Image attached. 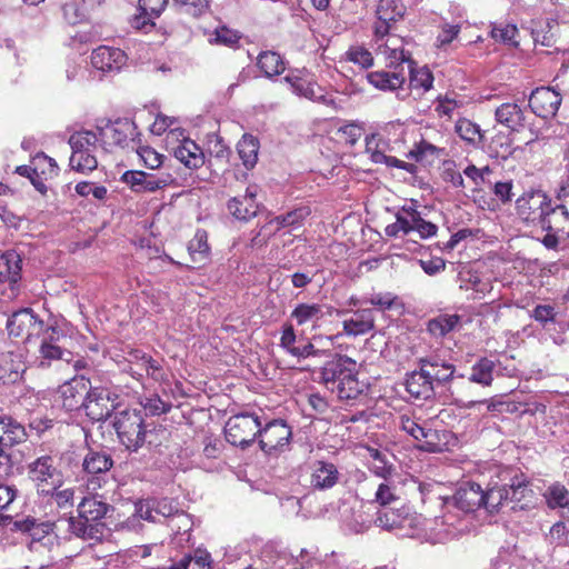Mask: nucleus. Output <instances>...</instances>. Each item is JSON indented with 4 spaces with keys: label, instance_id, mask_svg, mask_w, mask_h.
Returning <instances> with one entry per match:
<instances>
[{
    "label": "nucleus",
    "instance_id": "obj_40",
    "mask_svg": "<svg viewBox=\"0 0 569 569\" xmlns=\"http://www.w3.org/2000/svg\"><path fill=\"white\" fill-rule=\"evenodd\" d=\"M257 67L268 78L279 76L286 69L282 57L276 51H262L257 58Z\"/></svg>",
    "mask_w": 569,
    "mask_h": 569
},
{
    "label": "nucleus",
    "instance_id": "obj_16",
    "mask_svg": "<svg viewBox=\"0 0 569 569\" xmlns=\"http://www.w3.org/2000/svg\"><path fill=\"white\" fill-rule=\"evenodd\" d=\"M100 141L107 147L124 148L133 140L136 126L129 119L108 120L97 127Z\"/></svg>",
    "mask_w": 569,
    "mask_h": 569
},
{
    "label": "nucleus",
    "instance_id": "obj_6",
    "mask_svg": "<svg viewBox=\"0 0 569 569\" xmlns=\"http://www.w3.org/2000/svg\"><path fill=\"white\" fill-rule=\"evenodd\" d=\"M551 203L545 191L531 189L516 200V213L527 226H540Z\"/></svg>",
    "mask_w": 569,
    "mask_h": 569
},
{
    "label": "nucleus",
    "instance_id": "obj_53",
    "mask_svg": "<svg viewBox=\"0 0 569 569\" xmlns=\"http://www.w3.org/2000/svg\"><path fill=\"white\" fill-rule=\"evenodd\" d=\"M17 497V489L12 486L0 485V517L4 518L0 527H4L12 521V516L7 511Z\"/></svg>",
    "mask_w": 569,
    "mask_h": 569
},
{
    "label": "nucleus",
    "instance_id": "obj_20",
    "mask_svg": "<svg viewBox=\"0 0 569 569\" xmlns=\"http://www.w3.org/2000/svg\"><path fill=\"white\" fill-rule=\"evenodd\" d=\"M128 57L119 48L99 46L91 53V64L101 72H117L126 66Z\"/></svg>",
    "mask_w": 569,
    "mask_h": 569
},
{
    "label": "nucleus",
    "instance_id": "obj_32",
    "mask_svg": "<svg viewBox=\"0 0 569 569\" xmlns=\"http://www.w3.org/2000/svg\"><path fill=\"white\" fill-rule=\"evenodd\" d=\"M284 80L290 83L293 92L298 96L305 97L311 101L327 102L323 90L311 79L290 74L287 76Z\"/></svg>",
    "mask_w": 569,
    "mask_h": 569
},
{
    "label": "nucleus",
    "instance_id": "obj_33",
    "mask_svg": "<svg viewBox=\"0 0 569 569\" xmlns=\"http://www.w3.org/2000/svg\"><path fill=\"white\" fill-rule=\"evenodd\" d=\"M13 527L16 530L29 535L32 540L40 541L53 531L56 525L51 521H39L28 516L24 519L14 521Z\"/></svg>",
    "mask_w": 569,
    "mask_h": 569
},
{
    "label": "nucleus",
    "instance_id": "obj_3",
    "mask_svg": "<svg viewBox=\"0 0 569 569\" xmlns=\"http://www.w3.org/2000/svg\"><path fill=\"white\" fill-rule=\"evenodd\" d=\"M436 223L423 219L416 204L403 206L396 213V221L386 227L385 232L388 237L396 238L400 233L409 234L417 232L420 239H428L437 234Z\"/></svg>",
    "mask_w": 569,
    "mask_h": 569
},
{
    "label": "nucleus",
    "instance_id": "obj_46",
    "mask_svg": "<svg viewBox=\"0 0 569 569\" xmlns=\"http://www.w3.org/2000/svg\"><path fill=\"white\" fill-rule=\"evenodd\" d=\"M172 9L179 14L193 19L204 16L209 9V0H172Z\"/></svg>",
    "mask_w": 569,
    "mask_h": 569
},
{
    "label": "nucleus",
    "instance_id": "obj_47",
    "mask_svg": "<svg viewBox=\"0 0 569 569\" xmlns=\"http://www.w3.org/2000/svg\"><path fill=\"white\" fill-rule=\"evenodd\" d=\"M543 498L550 509L569 508V490L560 482L550 485L546 489Z\"/></svg>",
    "mask_w": 569,
    "mask_h": 569
},
{
    "label": "nucleus",
    "instance_id": "obj_44",
    "mask_svg": "<svg viewBox=\"0 0 569 569\" xmlns=\"http://www.w3.org/2000/svg\"><path fill=\"white\" fill-rule=\"evenodd\" d=\"M455 132L465 142L471 146H478L482 142V132L480 127L468 118H459L455 123Z\"/></svg>",
    "mask_w": 569,
    "mask_h": 569
},
{
    "label": "nucleus",
    "instance_id": "obj_14",
    "mask_svg": "<svg viewBox=\"0 0 569 569\" xmlns=\"http://www.w3.org/2000/svg\"><path fill=\"white\" fill-rule=\"evenodd\" d=\"M121 181L127 183L129 188L137 193L156 192L160 189L174 184L176 179L171 173H162L156 176L141 170H128Z\"/></svg>",
    "mask_w": 569,
    "mask_h": 569
},
{
    "label": "nucleus",
    "instance_id": "obj_22",
    "mask_svg": "<svg viewBox=\"0 0 569 569\" xmlns=\"http://www.w3.org/2000/svg\"><path fill=\"white\" fill-rule=\"evenodd\" d=\"M483 488L475 481H463L457 489L453 499L457 508L465 512H473L483 505Z\"/></svg>",
    "mask_w": 569,
    "mask_h": 569
},
{
    "label": "nucleus",
    "instance_id": "obj_45",
    "mask_svg": "<svg viewBox=\"0 0 569 569\" xmlns=\"http://www.w3.org/2000/svg\"><path fill=\"white\" fill-rule=\"evenodd\" d=\"M442 154H445L443 148H439L426 140H421L407 153V158L416 162H432Z\"/></svg>",
    "mask_w": 569,
    "mask_h": 569
},
{
    "label": "nucleus",
    "instance_id": "obj_5",
    "mask_svg": "<svg viewBox=\"0 0 569 569\" xmlns=\"http://www.w3.org/2000/svg\"><path fill=\"white\" fill-rule=\"evenodd\" d=\"M46 322L31 308L13 312L7 320V330L10 337L24 343H34L43 335Z\"/></svg>",
    "mask_w": 569,
    "mask_h": 569
},
{
    "label": "nucleus",
    "instance_id": "obj_56",
    "mask_svg": "<svg viewBox=\"0 0 569 569\" xmlns=\"http://www.w3.org/2000/svg\"><path fill=\"white\" fill-rule=\"evenodd\" d=\"M398 300V296L392 292H378L371 295L370 298L365 299L362 302L370 303L380 311H386L392 309Z\"/></svg>",
    "mask_w": 569,
    "mask_h": 569
},
{
    "label": "nucleus",
    "instance_id": "obj_39",
    "mask_svg": "<svg viewBox=\"0 0 569 569\" xmlns=\"http://www.w3.org/2000/svg\"><path fill=\"white\" fill-rule=\"evenodd\" d=\"M433 103L437 117L448 121L452 120L455 113L465 106L463 100L456 93L439 94Z\"/></svg>",
    "mask_w": 569,
    "mask_h": 569
},
{
    "label": "nucleus",
    "instance_id": "obj_58",
    "mask_svg": "<svg viewBox=\"0 0 569 569\" xmlns=\"http://www.w3.org/2000/svg\"><path fill=\"white\" fill-rule=\"evenodd\" d=\"M137 153L139 154L143 164L149 169H158L163 163L164 156L149 146L139 147Z\"/></svg>",
    "mask_w": 569,
    "mask_h": 569
},
{
    "label": "nucleus",
    "instance_id": "obj_49",
    "mask_svg": "<svg viewBox=\"0 0 569 569\" xmlns=\"http://www.w3.org/2000/svg\"><path fill=\"white\" fill-rule=\"evenodd\" d=\"M427 425V421L408 415H401L399 418V428L412 437L417 441V445H420Z\"/></svg>",
    "mask_w": 569,
    "mask_h": 569
},
{
    "label": "nucleus",
    "instance_id": "obj_31",
    "mask_svg": "<svg viewBox=\"0 0 569 569\" xmlns=\"http://www.w3.org/2000/svg\"><path fill=\"white\" fill-rule=\"evenodd\" d=\"M174 158L188 169H199L204 164V153L199 144L184 138L173 150Z\"/></svg>",
    "mask_w": 569,
    "mask_h": 569
},
{
    "label": "nucleus",
    "instance_id": "obj_37",
    "mask_svg": "<svg viewBox=\"0 0 569 569\" xmlns=\"http://www.w3.org/2000/svg\"><path fill=\"white\" fill-rule=\"evenodd\" d=\"M459 327H461V317L459 315L441 313L428 321L427 329L435 338H443Z\"/></svg>",
    "mask_w": 569,
    "mask_h": 569
},
{
    "label": "nucleus",
    "instance_id": "obj_43",
    "mask_svg": "<svg viewBox=\"0 0 569 569\" xmlns=\"http://www.w3.org/2000/svg\"><path fill=\"white\" fill-rule=\"evenodd\" d=\"M409 81L413 89H421L423 92L429 91L433 86V74L427 66L419 67L417 62H409Z\"/></svg>",
    "mask_w": 569,
    "mask_h": 569
},
{
    "label": "nucleus",
    "instance_id": "obj_42",
    "mask_svg": "<svg viewBox=\"0 0 569 569\" xmlns=\"http://www.w3.org/2000/svg\"><path fill=\"white\" fill-rule=\"evenodd\" d=\"M496 363L488 357H481L471 368L469 381L489 387L493 381Z\"/></svg>",
    "mask_w": 569,
    "mask_h": 569
},
{
    "label": "nucleus",
    "instance_id": "obj_13",
    "mask_svg": "<svg viewBox=\"0 0 569 569\" xmlns=\"http://www.w3.org/2000/svg\"><path fill=\"white\" fill-rule=\"evenodd\" d=\"M407 7L401 0H377L375 16L377 22L373 33L378 39L389 34L393 23L402 20L406 16Z\"/></svg>",
    "mask_w": 569,
    "mask_h": 569
},
{
    "label": "nucleus",
    "instance_id": "obj_7",
    "mask_svg": "<svg viewBox=\"0 0 569 569\" xmlns=\"http://www.w3.org/2000/svg\"><path fill=\"white\" fill-rule=\"evenodd\" d=\"M260 420L250 413L231 416L224 426L226 440L236 447L247 448L258 437Z\"/></svg>",
    "mask_w": 569,
    "mask_h": 569
},
{
    "label": "nucleus",
    "instance_id": "obj_17",
    "mask_svg": "<svg viewBox=\"0 0 569 569\" xmlns=\"http://www.w3.org/2000/svg\"><path fill=\"white\" fill-rule=\"evenodd\" d=\"M90 380L84 376H74L58 389V401L67 411L83 408Z\"/></svg>",
    "mask_w": 569,
    "mask_h": 569
},
{
    "label": "nucleus",
    "instance_id": "obj_8",
    "mask_svg": "<svg viewBox=\"0 0 569 569\" xmlns=\"http://www.w3.org/2000/svg\"><path fill=\"white\" fill-rule=\"evenodd\" d=\"M29 478L36 485L37 491L48 496L62 483V476L54 463V458L44 455L29 465Z\"/></svg>",
    "mask_w": 569,
    "mask_h": 569
},
{
    "label": "nucleus",
    "instance_id": "obj_10",
    "mask_svg": "<svg viewBox=\"0 0 569 569\" xmlns=\"http://www.w3.org/2000/svg\"><path fill=\"white\" fill-rule=\"evenodd\" d=\"M291 437V428L282 419H274L264 427L259 426V447L268 456L284 451L290 445Z\"/></svg>",
    "mask_w": 569,
    "mask_h": 569
},
{
    "label": "nucleus",
    "instance_id": "obj_4",
    "mask_svg": "<svg viewBox=\"0 0 569 569\" xmlns=\"http://www.w3.org/2000/svg\"><path fill=\"white\" fill-rule=\"evenodd\" d=\"M98 136L93 131L82 130L72 133L69 138L71 147L70 168L80 173H89L97 169L98 160L94 154Z\"/></svg>",
    "mask_w": 569,
    "mask_h": 569
},
{
    "label": "nucleus",
    "instance_id": "obj_62",
    "mask_svg": "<svg viewBox=\"0 0 569 569\" xmlns=\"http://www.w3.org/2000/svg\"><path fill=\"white\" fill-rule=\"evenodd\" d=\"M76 192L81 197L92 194L98 200H103L107 197L108 190L104 186H94L88 181H81L76 184Z\"/></svg>",
    "mask_w": 569,
    "mask_h": 569
},
{
    "label": "nucleus",
    "instance_id": "obj_21",
    "mask_svg": "<svg viewBox=\"0 0 569 569\" xmlns=\"http://www.w3.org/2000/svg\"><path fill=\"white\" fill-rule=\"evenodd\" d=\"M457 443L455 433L447 429H432L429 423L423 432V438L417 448L426 452H443L450 450Z\"/></svg>",
    "mask_w": 569,
    "mask_h": 569
},
{
    "label": "nucleus",
    "instance_id": "obj_36",
    "mask_svg": "<svg viewBox=\"0 0 569 569\" xmlns=\"http://www.w3.org/2000/svg\"><path fill=\"white\" fill-rule=\"evenodd\" d=\"M291 319L296 321L298 326H305L311 323L313 327L323 319L325 313L322 306L319 303H298L290 313Z\"/></svg>",
    "mask_w": 569,
    "mask_h": 569
},
{
    "label": "nucleus",
    "instance_id": "obj_30",
    "mask_svg": "<svg viewBox=\"0 0 569 569\" xmlns=\"http://www.w3.org/2000/svg\"><path fill=\"white\" fill-rule=\"evenodd\" d=\"M419 366L428 373V378L435 383H445L452 379L456 368L452 363L440 360L436 357L419 359Z\"/></svg>",
    "mask_w": 569,
    "mask_h": 569
},
{
    "label": "nucleus",
    "instance_id": "obj_50",
    "mask_svg": "<svg viewBox=\"0 0 569 569\" xmlns=\"http://www.w3.org/2000/svg\"><path fill=\"white\" fill-rule=\"evenodd\" d=\"M427 425V421L408 415H401L399 418V428L412 437L417 441V445H420Z\"/></svg>",
    "mask_w": 569,
    "mask_h": 569
},
{
    "label": "nucleus",
    "instance_id": "obj_27",
    "mask_svg": "<svg viewBox=\"0 0 569 569\" xmlns=\"http://www.w3.org/2000/svg\"><path fill=\"white\" fill-rule=\"evenodd\" d=\"M405 386L410 397L416 400H428L435 395V386L420 366L419 370L407 375Z\"/></svg>",
    "mask_w": 569,
    "mask_h": 569
},
{
    "label": "nucleus",
    "instance_id": "obj_38",
    "mask_svg": "<svg viewBox=\"0 0 569 569\" xmlns=\"http://www.w3.org/2000/svg\"><path fill=\"white\" fill-rule=\"evenodd\" d=\"M340 400L352 401L366 397V385L358 379V375H351L335 386L331 390Z\"/></svg>",
    "mask_w": 569,
    "mask_h": 569
},
{
    "label": "nucleus",
    "instance_id": "obj_12",
    "mask_svg": "<svg viewBox=\"0 0 569 569\" xmlns=\"http://www.w3.org/2000/svg\"><path fill=\"white\" fill-rule=\"evenodd\" d=\"M119 396L104 387H89L83 409L92 421H103L118 407Z\"/></svg>",
    "mask_w": 569,
    "mask_h": 569
},
{
    "label": "nucleus",
    "instance_id": "obj_60",
    "mask_svg": "<svg viewBox=\"0 0 569 569\" xmlns=\"http://www.w3.org/2000/svg\"><path fill=\"white\" fill-rule=\"evenodd\" d=\"M241 36L227 27L218 28L214 32V38L210 40L211 43L223 44L229 48H234L239 44Z\"/></svg>",
    "mask_w": 569,
    "mask_h": 569
},
{
    "label": "nucleus",
    "instance_id": "obj_55",
    "mask_svg": "<svg viewBox=\"0 0 569 569\" xmlns=\"http://www.w3.org/2000/svg\"><path fill=\"white\" fill-rule=\"evenodd\" d=\"M517 34L518 29L511 23H495L491 29V37L495 40L513 43L516 46L518 44L515 40Z\"/></svg>",
    "mask_w": 569,
    "mask_h": 569
},
{
    "label": "nucleus",
    "instance_id": "obj_19",
    "mask_svg": "<svg viewBox=\"0 0 569 569\" xmlns=\"http://www.w3.org/2000/svg\"><path fill=\"white\" fill-rule=\"evenodd\" d=\"M562 98L560 93L550 87L535 89L529 98V107L538 117L548 119L557 114Z\"/></svg>",
    "mask_w": 569,
    "mask_h": 569
},
{
    "label": "nucleus",
    "instance_id": "obj_15",
    "mask_svg": "<svg viewBox=\"0 0 569 569\" xmlns=\"http://www.w3.org/2000/svg\"><path fill=\"white\" fill-rule=\"evenodd\" d=\"M23 259L13 249L0 250V286H6L13 296L21 289Z\"/></svg>",
    "mask_w": 569,
    "mask_h": 569
},
{
    "label": "nucleus",
    "instance_id": "obj_11",
    "mask_svg": "<svg viewBox=\"0 0 569 569\" xmlns=\"http://www.w3.org/2000/svg\"><path fill=\"white\" fill-rule=\"evenodd\" d=\"M112 466L113 460L109 453L90 449L82 460L87 489L92 492L101 489Z\"/></svg>",
    "mask_w": 569,
    "mask_h": 569
},
{
    "label": "nucleus",
    "instance_id": "obj_29",
    "mask_svg": "<svg viewBox=\"0 0 569 569\" xmlns=\"http://www.w3.org/2000/svg\"><path fill=\"white\" fill-rule=\"evenodd\" d=\"M339 471L336 465L318 460L312 466L310 483L312 488L326 490L335 487L339 481Z\"/></svg>",
    "mask_w": 569,
    "mask_h": 569
},
{
    "label": "nucleus",
    "instance_id": "obj_64",
    "mask_svg": "<svg viewBox=\"0 0 569 569\" xmlns=\"http://www.w3.org/2000/svg\"><path fill=\"white\" fill-rule=\"evenodd\" d=\"M144 410H148L151 415H162L167 413L171 410V403L168 401H163L159 396H152L144 399L141 402Z\"/></svg>",
    "mask_w": 569,
    "mask_h": 569
},
{
    "label": "nucleus",
    "instance_id": "obj_18",
    "mask_svg": "<svg viewBox=\"0 0 569 569\" xmlns=\"http://www.w3.org/2000/svg\"><path fill=\"white\" fill-rule=\"evenodd\" d=\"M351 375H358L357 362L348 356L337 355L321 368L320 378L326 388L332 390Z\"/></svg>",
    "mask_w": 569,
    "mask_h": 569
},
{
    "label": "nucleus",
    "instance_id": "obj_23",
    "mask_svg": "<svg viewBox=\"0 0 569 569\" xmlns=\"http://www.w3.org/2000/svg\"><path fill=\"white\" fill-rule=\"evenodd\" d=\"M227 208L229 212L239 220H249L257 214V188L249 186L244 194L231 198L228 201Z\"/></svg>",
    "mask_w": 569,
    "mask_h": 569
},
{
    "label": "nucleus",
    "instance_id": "obj_9",
    "mask_svg": "<svg viewBox=\"0 0 569 569\" xmlns=\"http://www.w3.org/2000/svg\"><path fill=\"white\" fill-rule=\"evenodd\" d=\"M539 227L547 232L542 244L547 249H557L561 240L569 239V211L563 204H551Z\"/></svg>",
    "mask_w": 569,
    "mask_h": 569
},
{
    "label": "nucleus",
    "instance_id": "obj_63",
    "mask_svg": "<svg viewBox=\"0 0 569 569\" xmlns=\"http://www.w3.org/2000/svg\"><path fill=\"white\" fill-rule=\"evenodd\" d=\"M169 0H138L139 11L147 12L151 18H159L168 6Z\"/></svg>",
    "mask_w": 569,
    "mask_h": 569
},
{
    "label": "nucleus",
    "instance_id": "obj_25",
    "mask_svg": "<svg viewBox=\"0 0 569 569\" xmlns=\"http://www.w3.org/2000/svg\"><path fill=\"white\" fill-rule=\"evenodd\" d=\"M27 367L19 352L7 351L0 353V380L3 383H16L22 379Z\"/></svg>",
    "mask_w": 569,
    "mask_h": 569
},
{
    "label": "nucleus",
    "instance_id": "obj_52",
    "mask_svg": "<svg viewBox=\"0 0 569 569\" xmlns=\"http://www.w3.org/2000/svg\"><path fill=\"white\" fill-rule=\"evenodd\" d=\"M347 61L369 69L373 66L375 59L372 53L363 46H351L345 53Z\"/></svg>",
    "mask_w": 569,
    "mask_h": 569
},
{
    "label": "nucleus",
    "instance_id": "obj_1",
    "mask_svg": "<svg viewBox=\"0 0 569 569\" xmlns=\"http://www.w3.org/2000/svg\"><path fill=\"white\" fill-rule=\"evenodd\" d=\"M109 505L96 497H84L78 505V517H70V531L82 539L99 541L103 538L106 525L102 521Z\"/></svg>",
    "mask_w": 569,
    "mask_h": 569
},
{
    "label": "nucleus",
    "instance_id": "obj_2",
    "mask_svg": "<svg viewBox=\"0 0 569 569\" xmlns=\"http://www.w3.org/2000/svg\"><path fill=\"white\" fill-rule=\"evenodd\" d=\"M113 428L119 441L129 451L137 452L146 443L148 426L143 411L140 409H126L117 412Z\"/></svg>",
    "mask_w": 569,
    "mask_h": 569
},
{
    "label": "nucleus",
    "instance_id": "obj_48",
    "mask_svg": "<svg viewBox=\"0 0 569 569\" xmlns=\"http://www.w3.org/2000/svg\"><path fill=\"white\" fill-rule=\"evenodd\" d=\"M461 288L472 291V299H481L492 289V284L488 279L480 278L479 274L468 272V278L462 280Z\"/></svg>",
    "mask_w": 569,
    "mask_h": 569
},
{
    "label": "nucleus",
    "instance_id": "obj_54",
    "mask_svg": "<svg viewBox=\"0 0 569 569\" xmlns=\"http://www.w3.org/2000/svg\"><path fill=\"white\" fill-rule=\"evenodd\" d=\"M509 491L505 487H493L490 489H483V505L488 511L492 512L502 505V501L508 499Z\"/></svg>",
    "mask_w": 569,
    "mask_h": 569
},
{
    "label": "nucleus",
    "instance_id": "obj_24",
    "mask_svg": "<svg viewBox=\"0 0 569 569\" xmlns=\"http://www.w3.org/2000/svg\"><path fill=\"white\" fill-rule=\"evenodd\" d=\"M376 317L371 308H360L351 317L342 321V329L347 336H363L375 329Z\"/></svg>",
    "mask_w": 569,
    "mask_h": 569
},
{
    "label": "nucleus",
    "instance_id": "obj_35",
    "mask_svg": "<svg viewBox=\"0 0 569 569\" xmlns=\"http://www.w3.org/2000/svg\"><path fill=\"white\" fill-rule=\"evenodd\" d=\"M496 120L511 130L523 127V111L516 102H505L496 109Z\"/></svg>",
    "mask_w": 569,
    "mask_h": 569
},
{
    "label": "nucleus",
    "instance_id": "obj_41",
    "mask_svg": "<svg viewBox=\"0 0 569 569\" xmlns=\"http://www.w3.org/2000/svg\"><path fill=\"white\" fill-rule=\"evenodd\" d=\"M259 148V140L251 134H243L239 140L237 151L247 169H252L257 164Z\"/></svg>",
    "mask_w": 569,
    "mask_h": 569
},
{
    "label": "nucleus",
    "instance_id": "obj_34",
    "mask_svg": "<svg viewBox=\"0 0 569 569\" xmlns=\"http://www.w3.org/2000/svg\"><path fill=\"white\" fill-rule=\"evenodd\" d=\"M27 438L24 427L10 417L0 418V446L12 447Z\"/></svg>",
    "mask_w": 569,
    "mask_h": 569
},
{
    "label": "nucleus",
    "instance_id": "obj_61",
    "mask_svg": "<svg viewBox=\"0 0 569 569\" xmlns=\"http://www.w3.org/2000/svg\"><path fill=\"white\" fill-rule=\"evenodd\" d=\"M141 371H143L147 377L153 379L157 382H163L168 380V373L160 361L153 359L151 356L147 359L146 365H143Z\"/></svg>",
    "mask_w": 569,
    "mask_h": 569
},
{
    "label": "nucleus",
    "instance_id": "obj_57",
    "mask_svg": "<svg viewBox=\"0 0 569 569\" xmlns=\"http://www.w3.org/2000/svg\"><path fill=\"white\" fill-rule=\"evenodd\" d=\"M405 520L406 517H403L399 510L393 509H385L379 512L377 518L379 526L388 530L401 528Z\"/></svg>",
    "mask_w": 569,
    "mask_h": 569
},
{
    "label": "nucleus",
    "instance_id": "obj_26",
    "mask_svg": "<svg viewBox=\"0 0 569 569\" xmlns=\"http://www.w3.org/2000/svg\"><path fill=\"white\" fill-rule=\"evenodd\" d=\"M191 268H201L211 260V247L208 241V232L204 229H198L187 246ZM189 267L188 264H186Z\"/></svg>",
    "mask_w": 569,
    "mask_h": 569
},
{
    "label": "nucleus",
    "instance_id": "obj_28",
    "mask_svg": "<svg viewBox=\"0 0 569 569\" xmlns=\"http://www.w3.org/2000/svg\"><path fill=\"white\" fill-rule=\"evenodd\" d=\"M366 78L376 89L390 92L401 89L407 81L403 68L393 71H372L367 73Z\"/></svg>",
    "mask_w": 569,
    "mask_h": 569
},
{
    "label": "nucleus",
    "instance_id": "obj_51",
    "mask_svg": "<svg viewBox=\"0 0 569 569\" xmlns=\"http://www.w3.org/2000/svg\"><path fill=\"white\" fill-rule=\"evenodd\" d=\"M310 213L311 210L309 207H300L287 212L286 214L277 216L273 219V222L277 223L278 229L284 227H300Z\"/></svg>",
    "mask_w": 569,
    "mask_h": 569
},
{
    "label": "nucleus",
    "instance_id": "obj_59",
    "mask_svg": "<svg viewBox=\"0 0 569 569\" xmlns=\"http://www.w3.org/2000/svg\"><path fill=\"white\" fill-rule=\"evenodd\" d=\"M461 31V24L443 23L440 27V32L436 38L437 47L445 48L456 40Z\"/></svg>",
    "mask_w": 569,
    "mask_h": 569
}]
</instances>
